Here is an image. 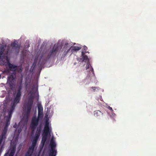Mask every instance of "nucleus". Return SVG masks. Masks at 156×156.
Masks as SVG:
<instances>
[{
    "label": "nucleus",
    "instance_id": "473e14b6",
    "mask_svg": "<svg viewBox=\"0 0 156 156\" xmlns=\"http://www.w3.org/2000/svg\"><path fill=\"white\" fill-rule=\"evenodd\" d=\"M0 76H1V75H0Z\"/></svg>",
    "mask_w": 156,
    "mask_h": 156
},
{
    "label": "nucleus",
    "instance_id": "f257e3e1",
    "mask_svg": "<svg viewBox=\"0 0 156 156\" xmlns=\"http://www.w3.org/2000/svg\"><path fill=\"white\" fill-rule=\"evenodd\" d=\"M35 90L36 91H37V87L33 86L29 93L31 94V95L29 96L28 101L23 110V119L26 122L28 121L30 115L34 98Z\"/></svg>",
    "mask_w": 156,
    "mask_h": 156
},
{
    "label": "nucleus",
    "instance_id": "423d86ee",
    "mask_svg": "<svg viewBox=\"0 0 156 156\" xmlns=\"http://www.w3.org/2000/svg\"><path fill=\"white\" fill-rule=\"evenodd\" d=\"M16 74L15 73H10L7 77V82L9 84V87L12 88L16 81Z\"/></svg>",
    "mask_w": 156,
    "mask_h": 156
},
{
    "label": "nucleus",
    "instance_id": "4be33fe9",
    "mask_svg": "<svg viewBox=\"0 0 156 156\" xmlns=\"http://www.w3.org/2000/svg\"><path fill=\"white\" fill-rule=\"evenodd\" d=\"M16 151L15 146L12 147L9 156H13Z\"/></svg>",
    "mask_w": 156,
    "mask_h": 156
},
{
    "label": "nucleus",
    "instance_id": "bb28decb",
    "mask_svg": "<svg viewBox=\"0 0 156 156\" xmlns=\"http://www.w3.org/2000/svg\"><path fill=\"white\" fill-rule=\"evenodd\" d=\"M0 64H2V65H4L5 64V63L3 62V60H2L1 62H0Z\"/></svg>",
    "mask_w": 156,
    "mask_h": 156
},
{
    "label": "nucleus",
    "instance_id": "a211bd4d",
    "mask_svg": "<svg viewBox=\"0 0 156 156\" xmlns=\"http://www.w3.org/2000/svg\"><path fill=\"white\" fill-rule=\"evenodd\" d=\"M6 47L5 45L0 44V58H2V55L4 53L5 48Z\"/></svg>",
    "mask_w": 156,
    "mask_h": 156
},
{
    "label": "nucleus",
    "instance_id": "7c9ffc66",
    "mask_svg": "<svg viewBox=\"0 0 156 156\" xmlns=\"http://www.w3.org/2000/svg\"><path fill=\"white\" fill-rule=\"evenodd\" d=\"M1 144V142H0V145Z\"/></svg>",
    "mask_w": 156,
    "mask_h": 156
},
{
    "label": "nucleus",
    "instance_id": "393cba45",
    "mask_svg": "<svg viewBox=\"0 0 156 156\" xmlns=\"http://www.w3.org/2000/svg\"><path fill=\"white\" fill-rule=\"evenodd\" d=\"M30 87V84L28 83H27L25 84V88L26 89H27L29 88Z\"/></svg>",
    "mask_w": 156,
    "mask_h": 156
},
{
    "label": "nucleus",
    "instance_id": "f3484780",
    "mask_svg": "<svg viewBox=\"0 0 156 156\" xmlns=\"http://www.w3.org/2000/svg\"><path fill=\"white\" fill-rule=\"evenodd\" d=\"M38 117H42L43 116V108L41 106H38Z\"/></svg>",
    "mask_w": 156,
    "mask_h": 156
},
{
    "label": "nucleus",
    "instance_id": "c756f323",
    "mask_svg": "<svg viewBox=\"0 0 156 156\" xmlns=\"http://www.w3.org/2000/svg\"><path fill=\"white\" fill-rule=\"evenodd\" d=\"M17 126V125L16 124H15L14 125H13V126L14 128H16Z\"/></svg>",
    "mask_w": 156,
    "mask_h": 156
},
{
    "label": "nucleus",
    "instance_id": "dca6fc26",
    "mask_svg": "<svg viewBox=\"0 0 156 156\" xmlns=\"http://www.w3.org/2000/svg\"><path fill=\"white\" fill-rule=\"evenodd\" d=\"M41 130L42 129L41 126H39V127H37V129L34 136L37 140L40 136Z\"/></svg>",
    "mask_w": 156,
    "mask_h": 156
},
{
    "label": "nucleus",
    "instance_id": "4468645a",
    "mask_svg": "<svg viewBox=\"0 0 156 156\" xmlns=\"http://www.w3.org/2000/svg\"><path fill=\"white\" fill-rule=\"evenodd\" d=\"M12 108V106L10 108V110L8 112V115H9V117L7 118V119L6 120V124H5L4 127H5V128L6 129H7L8 130V127L9 126V125L10 124V119L12 117V113L13 111H12V114L10 115L9 112H10V111H11V108Z\"/></svg>",
    "mask_w": 156,
    "mask_h": 156
},
{
    "label": "nucleus",
    "instance_id": "b1692460",
    "mask_svg": "<svg viewBox=\"0 0 156 156\" xmlns=\"http://www.w3.org/2000/svg\"><path fill=\"white\" fill-rule=\"evenodd\" d=\"M22 128H20L19 129H18V127L17 128H16V130L17 129H18V133L19 134L20 133V132H21L22 130Z\"/></svg>",
    "mask_w": 156,
    "mask_h": 156
},
{
    "label": "nucleus",
    "instance_id": "9b49d317",
    "mask_svg": "<svg viewBox=\"0 0 156 156\" xmlns=\"http://www.w3.org/2000/svg\"><path fill=\"white\" fill-rule=\"evenodd\" d=\"M6 60L8 62V66L9 68V70L10 71H12V73H15L16 74V71L18 69V66H16V65H13V64H12V63H10L9 62V60L7 57Z\"/></svg>",
    "mask_w": 156,
    "mask_h": 156
},
{
    "label": "nucleus",
    "instance_id": "39448f33",
    "mask_svg": "<svg viewBox=\"0 0 156 156\" xmlns=\"http://www.w3.org/2000/svg\"><path fill=\"white\" fill-rule=\"evenodd\" d=\"M50 145L51 148L49 150L48 156H56L57 153V150L55 149L56 146V144L55 141L52 139H51L50 141Z\"/></svg>",
    "mask_w": 156,
    "mask_h": 156
},
{
    "label": "nucleus",
    "instance_id": "a878e982",
    "mask_svg": "<svg viewBox=\"0 0 156 156\" xmlns=\"http://www.w3.org/2000/svg\"><path fill=\"white\" fill-rule=\"evenodd\" d=\"M22 71V68L21 67H20V68H18L17 67V69L16 71H17L18 72H21Z\"/></svg>",
    "mask_w": 156,
    "mask_h": 156
},
{
    "label": "nucleus",
    "instance_id": "7ed1b4c3",
    "mask_svg": "<svg viewBox=\"0 0 156 156\" xmlns=\"http://www.w3.org/2000/svg\"><path fill=\"white\" fill-rule=\"evenodd\" d=\"M11 46L12 47L10 49L9 46L8 47L6 54H7L8 52H9L13 53L14 54L18 55L20 51V44H19L17 41L15 40L11 44Z\"/></svg>",
    "mask_w": 156,
    "mask_h": 156
},
{
    "label": "nucleus",
    "instance_id": "6e6552de",
    "mask_svg": "<svg viewBox=\"0 0 156 156\" xmlns=\"http://www.w3.org/2000/svg\"><path fill=\"white\" fill-rule=\"evenodd\" d=\"M39 118H37L35 116L32 117L30 126L33 131H34L37 126L39 123Z\"/></svg>",
    "mask_w": 156,
    "mask_h": 156
},
{
    "label": "nucleus",
    "instance_id": "1a4fd4ad",
    "mask_svg": "<svg viewBox=\"0 0 156 156\" xmlns=\"http://www.w3.org/2000/svg\"><path fill=\"white\" fill-rule=\"evenodd\" d=\"M69 45V44L67 42L65 43V45L62 50V51H64V52L62 56V58H64L66 55L67 53L69 52L70 50V48Z\"/></svg>",
    "mask_w": 156,
    "mask_h": 156
},
{
    "label": "nucleus",
    "instance_id": "aec40b11",
    "mask_svg": "<svg viewBox=\"0 0 156 156\" xmlns=\"http://www.w3.org/2000/svg\"><path fill=\"white\" fill-rule=\"evenodd\" d=\"M47 138V136L44 133H43L42 139L41 140V144L43 146L44 145Z\"/></svg>",
    "mask_w": 156,
    "mask_h": 156
},
{
    "label": "nucleus",
    "instance_id": "cd10ccee",
    "mask_svg": "<svg viewBox=\"0 0 156 156\" xmlns=\"http://www.w3.org/2000/svg\"><path fill=\"white\" fill-rule=\"evenodd\" d=\"M108 109L109 110H110L111 111H113V110L112 107H111L109 106L108 107Z\"/></svg>",
    "mask_w": 156,
    "mask_h": 156
},
{
    "label": "nucleus",
    "instance_id": "2f4dec72",
    "mask_svg": "<svg viewBox=\"0 0 156 156\" xmlns=\"http://www.w3.org/2000/svg\"><path fill=\"white\" fill-rule=\"evenodd\" d=\"M34 64H35V63H34L33 65H34Z\"/></svg>",
    "mask_w": 156,
    "mask_h": 156
},
{
    "label": "nucleus",
    "instance_id": "20e7f679",
    "mask_svg": "<svg viewBox=\"0 0 156 156\" xmlns=\"http://www.w3.org/2000/svg\"><path fill=\"white\" fill-rule=\"evenodd\" d=\"M61 48L60 45L58 44H55L48 53V58L54 57L56 56L57 54H59Z\"/></svg>",
    "mask_w": 156,
    "mask_h": 156
},
{
    "label": "nucleus",
    "instance_id": "f03ea898",
    "mask_svg": "<svg viewBox=\"0 0 156 156\" xmlns=\"http://www.w3.org/2000/svg\"><path fill=\"white\" fill-rule=\"evenodd\" d=\"M23 82L22 78L17 81L16 85L17 89L15 91L16 94L13 101V104L12 105L11 111L9 112L10 115L12 114V111H13L15 109L16 104L20 102L22 94V90L23 87Z\"/></svg>",
    "mask_w": 156,
    "mask_h": 156
},
{
    "label": "nucleus",
    "instance_id": "9d476101",
    "mask_svg": "<svg viewBox=\"0 0 156 156\" xmlns=\"http://www.w3.org/2000/svg\"><path fill=\"white\" fill-rule=\"evenodd\" d=\"M7 132V129H6L5 127H4L2 131V132L1 136H0V141L2 143L3 141L5 142L6 139V134Z\"/></svg>",
    "mask_w": 156,
    "mask_h": 156
},
{
    "label": "nucleus",
    "instance_id": "5701e85b",
    "mask_svg": "<svg viewBox=\"0 0 156 156\" xmlns=\"http://www.w3.org/2000/svg\"><path fill=\"white\" fill-rule=\"evenodd\" d=\"M90 88H92L94 91H97V90H99L100 89V88L99 87H90Z\"/></svg>",
    "mask_w": 156,
    "mask_h": 156
},
{
    "label": "nucleus",
    "instance_id": "ddd939ff",
    "mask_svg": "<svg viewBox=\"0 0 156 156\" xmlns=\"http://www.w3.org/2000/svg\"><path fill=\"white\" fill-rule=\"evenodd\" d=\"M82 55L83 56L82 59L83 61L87 62V66H86V69H88L89 67V58L87 55H85V53L83 51H82L81 53Z\"/></svg>",
    "mask_w": 156,
    "mask_h": 156
},
{
    "label": "nucleus",
    "instance_id": "412c9836",
    "mask_svg": "<svg viewBox=\"0 0 156 156\" xmlns=\"http://www.w3.org/2000/svg\"><path fill=\"white\" fill-rule=\"evenodd\" d=\"M81 47H78V46H74L70 48V50H71L73 52L74 51H77V50H79L81 49Z\"/></svg>",
    "mask_w": 156,
    "mask_h": 156
},
{
    "label": "nucleus",
    "instance_id": "f8f14e48",
    "mask_svg": "<svg viewBox=\"0 0 156 156\" xmlns=\"http://www.w3.org/2000/svg\"><path fill=\"white\" fill-rule=\"evenodd\" d=\"M51 132V131H50L49 128V123L47 122L45 125L43 133L47 136L49 134H50Z\"/></svg>",
    "mask_w": 156,
    "mask_h": 156
},
{
    "label": "nucleus",
    "instance_id": "6ab92c4d",
    "mask_svg": "<svg viewBox=\"0 0 156 156\" xmlns=\"http://www.w3.org/2000/svg\"><path fill=\"white\" fill-rule=\"evenodd\" d=\"M94 114L96 117L100 118L101 116H102L103 113L100 110H96L94 112Z\"/></svg>",
    "mask_w": 156,
    "mask_h": 156
},
{
    "label": "nucleus",
    "instance_id": "0eeeda50",
    "mask_svg": "<svg viewBox=\"0 0 156 156\" xmlns=\"http://www.w3.org/2000/svg\"><path fill=\"white\" fill-rule=\"evenodd\" d=\"M37 142V140L35 136H34L32 145L30 147L27 152L25 154V156H32V154L34 151V147L36 145Z\"/></svg>",
    "mask_w": 156,
    "mask_h": 156
},
{
    "label": "nucleus",
    "instance_id": "2eb2a0df",
    "mask_svg": "<svg viewBox=\"0 0 156 156\" xmlns=\"http://www.w3.org/2000/svg\"><path fill=\"white\" fill-rule=\"evenodd\" d=\"M91 74H90L91 76H87V78L89 80H90L91 82H95L96 77L94 73V69L92 68L90 69Z\"/></svg>",
    "mask_w": 156,
    "mask_h": 156
},
{
    "label": "nucleus",
    "instance_id": "c85d7f7f",
    "mask_svg": "<svg viewBox=\"0 0 156 156\" xmlns=\"http://www.w3.org/2000/svg\"><path fill=\"white\" fill-rule=\"evenodd\" d=\"M9 156V154L8 153H6L5 154V156Z\"/></svg>",
    "mask_w": 156,
    "mask_h": 156
}]
</instances>
